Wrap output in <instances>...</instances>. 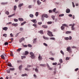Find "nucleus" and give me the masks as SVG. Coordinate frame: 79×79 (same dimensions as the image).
I'll return each instance as SVG.
<instances>
[{
	"instance_id": "58",
	"label": "nucleus",
	"mask_w": 79,
	"mask_h": 79,
	"mask_svg": "<svg viewBox=\"0 0 79 79\" xmlns=\"http://www.w3.org/2000/svg\"><path fill=\"white\" fill-rule=\"evenodd\" d=\"M56 8L54 9L53 10V12H55V11H56Z\"/></svg>"
},
{
	"instance_id": "47",
	"label": "nucleus",
	"mask_w": 79,
	"mask_h": 79,
	"mask_svg": "<svg viewBox=\"0 0 79 79\" xmlns=\"http://www.w3.org/2000/svg\"><path fill=\"white\" fill-rule=\"evenodd\" d=\"M36 40H37L36 39H34L33 43H35V42H36Z\"/></svg>"
},
{
	"instance_id": "7",
	"label": "nucleus",
	"mask_w": 79,
	"mask_h": 79,
	"mask_svg": "<svg viewBox=\"0 0 79 79\" xmlns=\"http://www.w3.org/2000/svg\"><path fill=\"white\" fill-rule=\"evenodd\" d=\"M38 59L40 61L42 60V56H40V54H39L38 57Z\"/></svg>"
},
{
	"instance_id": "45",
	"label": "nucleus",
	"mask_w": 79,
	"mask_h": 79,
	"mask_svg": "<svg viewBox=\"0 0 79 79\" xmlns=\"http://www.w3.org/2000/svg\"><path fill=\"white\" fill-rule=\"evenodd\" d=\"M3 36L5 37H7V35L6 34H4L3 35Z\"/></svg>"
},
{
	"instance_id": "11",
	"label": "nucleus",
	"mask_w": 79,
	"mask_h": 79,
	"mask_svg": "<svg viewBox=\"0 0 79 79\" xmlns=\"http://www.w3.org/2000/svg\"><path fill=\"white\" fill-rule=\"evenodd\" d=\"M60 28H61V30H64V28H65V27L62 24V26Z\"/></svg>"
},
{
	"instance_id": "37",
	"label": "nucleus",
	"mask_w": 79,
	"mask_h": 79,
	"mask_svg": "<svg viewBox=\"0 0 79 79\" xmlns=\"http://www.w3.org/2000/svg\"><path fill=\"white\" fill-rule=\"evenodd\" d=\"M8 66H9V67H12V65L11 63L9 64H8Z\"/></svg>"
},
{
	"instance_id": "35",
	"label": "nucleus",
	"mask_w": 79,
	"mask_h": 79,
	"mask_svg": "<svg viewBox=\"0 0 79 79\" xmlns=\"http://www.w3.org/2000/svg\"><path fill=\"white\" fill-rule=\"evenodd\" d=\"M29 54V52L27 51H26L25 52V55H28Z\"/></svg>"
},
{
	"instance_id": "10",
	"label": "nucleus",
	"mask_w": 79,
	"mask_h": 79,
	"mask_svg": "<svg viewBox=\"0 0 79 79\" xmlns=\"http://www.w3.org/2000/svg\"><path fill=\"white\" fill-rule=\"evenodd\" d=\"M31 21H32V22H33V23H35V24H36V23H37V22L36 21V19H32L31 20Z\"/></svg>"
},
{
	"instance_id": "39",
	"label": "nucleus",
	"mask_w": 79,
	"mask_h": 79,
	"mask_svg": "<svg viewBox=\"0 0 79 79\" xmlns=\"http://www.w3.org/2000/svg\"><path fill=\"white\" fill-rule=\"evenodd\" d=\"M64 39L66 40H69V38L68 37H65Z\"/></svg>"
},
{
	"instance_id": "30",
	"label": "nucleus",
	"mask_w": 79,
	"mask_h": 79,
	"mask_svg": "<svg viewBox=\"0 0 79 79\" xmlns=\"http://www.w3.org/2000/svg\"><path fill=\"white\" fill-rule=\"evenodd\" d=\"M14 21H15V22H18V19H14Z\"/></svg>"
},
{
	"instance_id": "4",
	"label": "nucleus",
	"mask_w": 79,
	"mask_h": 79,
	"mask_svg": "<svg viewBox=\"0 0 79 79\" xmlns=\"http://www.w3.org/2000/svg\"><path fill=\"white\" fill-rule=\"evenodd\" d=\"M46 64H47L48 68L49 70H52V68L50 67V66L48 64V63H47Z\"/></svg>"
},
{
	"instance_id": "52",
	"label": "nucleus",
	"mask_w": 79,
	"mask_h": 79,
	"mask_svg": "<svg viewBox=\"0 0 79 79\" xmlns=\"http://www.w3.org/2000/svg\"><path fill=\"white\" fill-rule=\"evenodd\" d=\"M60 53H61V54H62V55H64V52H63V51L61 50L60 51Z\"/></svg>"
},
{
	"instance_id": "19",
	"label": "nucleus",
	"mask_w": 79,
	"mask_h": 79,
	"mask_svg": "<svg viewBox=\"0 0 79 79\" xmlns=\"http://www.w3.org/2000/svg\"><path fill=\"white\" fill-rule=\"evenodd\" d=\"M24 5V4L23 3H22V4H19V5H18L19 7H21L22 6H23Z\"/></svg>"
},
{
	"instance_id": "54",
	"label": "nucleus",
	"mask_w": 79,
	"mask_h": 79,
	"mask_svg": "<svg viewBox=\"0 0 79 79\" xmlns=\"http://www.w3.org/2000/svg\"><path fill=\"white\" fill-rule=\"evenodd\" d=\"M21 60H18L17 61V62L19 63H21Z\"/></svg>"
},
{
	"instance_id": "41",
	"label": "nucleus",
	"mask_w": 79,
	"mask_h": 79,
	"mask_svg": "<svg viewBox=\"0 0 79 79\" xmlns=\"http://www.w3.org/2000/svg\"><path fill=\"white\" fill-rule=\"evenodd\" d=\"M21 50H22V49L21 48H18L17 49V51L18 52H20V51H21Z\"/></svg>"
},
{
	"instance_id": "59",
	"label": "nucleus",
	"mask_w": 79,
	"mask_h": 79,
	"mask_svg": "<svg viewBox=\"0 0 79 79\" xmlns=\"http://www.w3.org/2000/svg\"><path fill=\"white\" fill-rule=\"evenodd\" d=\"M10 36L11 37H13V35L12 34V33L10 34Z\"/></svg>"
},
{
	"instance_id": "21",
	"label": "nucleus",
	"mask_w": 79,
	"mask_h": 79,
	"mask_svg": "<svg viewBox=\"0 0 79 79\" xmlns=\"http://www.w3.org/2000/svg\"><path fill=\"white\" fill-rule=\"evenodd\" d=\"M15 15V14H13L12 15H9L8 17V18H10V17H12V16H14Z\"/></svg>"
},
{
	"instance_id": "13",
	"label": "nucleus",
	"mask_w": 79,
	"mask_h": 79,
	"mask_svg": "<svg viewBox=\"0 0 79 79\" xmlns=\"http://www.w3.org/2000/svg\"><path fill=\"white\" fill-rule=\"evenodd\" d=\"M22 68H23V65H20L19 68V70L21 71V69H22Z\"/></svg>"
},
{
	"instance_id": "61",
	"label": "nucleus",
	"mask_w": 79,
	"mask_h": 79,
	"mask_svg": "<svg viewBox=\"0 0 79 79\" xmlns=\"http://www.w3.org/2000/svg\"><path fill=\"white\" fill-rule=\"evenodd\" d=\"M25 69L26 71H29V69H28V68H25Z\"/></svg>"
},
{
	"instance_id": "31",
	"label": "nucleus",
	"mask_w": 79,
	"mask_h": 79,
	"mask_svg": "<svg viewBox=\"0 0 79 79\" xmlns=\"http://www.w3.org/2000/svg\"><path fill=\"white\" fill-rule=\"evenodd\" d=\"M52 18L53 19V20H55V17L54 15H52L51 16Z\"/></svg>"
},
{
	"instance_id": "36",
	"label": "nucleus",
	"mask_w": 79,
	"mask_h": 79,
	"mask_svg": "<svg viewBox=\"0 0 79 79\" xmlns=\"http://www.w3.org/2000/svg\"><path fill=\"white\" fill-rule=\"evenodd\" d=\"M44 16L45 18H48V15H47V14L44 15Z\"/></svg>"
},
{
	"instance_id": "62",
	"label": "nucleus",
	"mask_w": 79,
	"mask_h": 79,
	"mask_svg": "<svg viewBox=\"0 0 79 79\" xmlns=\"http://www.w3.org/2000/svg\"><path fill=\"white\" fill-rule=\"evenodd\" d=\"M32 26H34L35 27H37V25H36V24H33Z\"/></svg>"
},
{
	"instance_id": "43",
	"label": "nucleus",
	"mask_w": 79,
	"mask_h": 79,
	"mask_svg": "<svg viewBox=\"0 0 79 79\" xmlns=\"http://www.w3.org/2000/svg\"><path fill=\"white\" fill-rule=\"evenodd\" d=\"M35 16H38V15H39V13L38 12H36L35 14Z\"/></svg>"
},
{
	"instance_id": "18",
	"label": "nucleus",
	"mask_w": 79,
	"mask_h": 79,
	"mask_svg": "<svg viewBox=\"0 0 79 79\" xmlns=\"http://www.w3.org/2000/svg\"><path fill=\"white\" fill-rule=\"evenodd\" d=\"M1 5H6L8 4V2H2L1 3Z\"/></svg>"
},
{
	"instance_id": "55",
	"label": "nucleus",
	"mask_w": 79,
	"mask_h": 79,
	"mask_svg": "<svg viewBox=\"0 0 79 79\" xmlns=\"http://www.w3.org/2000/svg\"><path fill=\"white\" fill-rule=\"evenodd\" d=\"M19 42L20 43L22 42H23V40H22V39L21 38L19 39Z\"/></svg>"
},
{
	"instance_id": "33",
	"label": "nucleus",
	"mask_w": 79,
	"mask_h": 79,
	"mask_svg": "<svg viewBox=\"0 0 79 79\" xmlns=\"http://www.w3.org/2000/svg\"><path fill=\"white\" fill-rule=\"evenodd\" d=\"M5 14H6V15H9V12H8V11H6L5 12Z\"/></svg>"
},
{
	"instance_id": "23",
	"label": "nucleus",
	"mask_w": 79,
	"mask_h": 79,
	"mask_svg": "<svg viewBox=\"0 0 79 79\" xmlns=\"http://www.w3.org/2000/svg\"><path fill=\"white\" fill-rule=\"evenodd\" d=\"M1 57L2 58V59H3V60H5V56H4V55H2L1 56Z\"/></svg>"
},
{
	"instance_id": "46",
	"label": "nucleus",
	"mask_w": 79,
	"mask_h": 79,
	"mask_svg": "<svg viewBox=\"0 0 79 79\" xmlns=\"http://www.w3.org/2000/svg\"><path fill=\"white\" fill-rule=\"evenodd\" d=\"M43 44L44 45V46H45L46 47H47V46H48V45H47V44L45 43H43Z\"/></svg>"
},
{
	"instance_id": "27",
	"label": "nucleus",
	"mask_w": 79,
	"mask_h": 79,
	"mask_svg": "<svg viewBox=\"0 0 79 79\" xmlns=\"http://www.w3.org/2000/svg\"><path fill=\"white\" fill-rule=\"evenodd\" d=\"M63 26L65 27H68V26L67 25V24H63Z\"/></svg>"
},
{
	"instance_id": "14",
	"label": "nucleus",
	"mask_w": 79,
	"mask_h": 79,
	"mask_svg": "<svg viewBox=\"0 0 79 79\" xmlns=\"http://www.w3.org/2000/svg\"><path fill=\"white\" fill-rule=\"evenodd\" d=\"M9 69H10V71H15V69L14 68H10Z\"/></svg>"
},
{
	"instance_id": "24",
	"label": "nucleus",
	"mask_w": 79,
	"mask_h": 79,
	"mask_svg": "<svg viewBox=\"0 0 79 79\" xmlns=\"http://www.w3.org/2000/svg\"><path fill=\"white\" fill-rule=\"evenodd\" d=\"M16 8H17V7H16V6H14V10L15 11L16 10Z\"/></svg>"
},
{
	"instance_id": "25",
	"label": "nucleus",
	"mask_w": 79,
	"mask_h": 79,
	"mask_svg": "<svg viewBox=\"0 0 79 79\" xmlns=\"http://www.w3.org/2000/svg\"><path fill=\"white\" fill-rule=\"evenodd\" d=\"M39 33L41 34H43V31L42 30H40L39 31Z\"/></svg>"
},
{
	"instance_id": "6",
	"label": "nucleus",
	"mask_w": 79,
	"mask_h": 79,
	"mask_svg": "<svg viewBox=\"0 0 79 79\" xmlns=\"http://www.w3.org/2000/svg\"><path fill=\"white\" fill-rule=\"evenodd\" d=\"M8 29V28L7 27H5L2 28L3 30H4V31H6Z\"/></svg>"
},
{
	"instance_id": "32",
	"label": "nucleus",
	"mask_w": 79,
	"mask_h": 79,
	"mask_svg": "<svg viewBox=\"0 0 79 79\" xmlns=\"http://www.w3.org/2000/svg\"><path fill=\"white\" fill-rule=\"evenodd\" d=\"M52 23V22L50 21L47 22L48 24H51Z\"/></svg>"
},
{
	"instance_id": "38",
	"label": "nucleus",
	"mask_w": 79,
	"mask_h": 79,
	"mask_svg": "<svg viewBox=\"0 0 79 79\" xmlns=\"http://www.w3.org/2000/svg\"><path fill=\"white\" fill-rule=\"evenodd\" d=\"M64 14H63L59 15V16L60 17H61L62 16H64Z\"/></svg>"
},
{
	"instance_id": "1",
	"label": "nucleus",
	"mask_w": 79,
	"mask_h": 79,
	"mask_svg": "<svg viewBox=\"0 0 79 79\" xmlns=\"http://www.w3.org/2000/svg\"><path fill=\"white\" fill-rule=\"evenodd\" d=\"M29 54L30 55V57H31V58H32V59H34V58H35V56L33 52H31L29 53Z\"/></svg>"
},
{
	"instance_id": "49",
	"label": "nucleus",
	"mask_w": 79,
	"mask_h": 79,
	"mask_svg": "<svg viewBox=\"0 0 79 79\" xmlns=\"http://www.w3.org/2000/svg\"><path fill=\"white\" fill-rule=\"evenodd\" d=\"M52 64L53 65H56V64H57V63L56 62L53 63H52Z\"/></svg>"
},
{
	"instance_id": "26",
	"label": "nucleus",
	"mask_w": 79,
	"mask_h": 79,
	"mask_svg": "<svg viewBox=\"0 0 79 79\" xmlns=\"http://www.w3.org/2000/svg\"><path fill=\"white\" fill-rule=\"evenodd\" d=\"M6 72H7V73H10V70L9 69H7L6 70Z\"/></svg>"
},
{
	"instance_id": "51",
	"label": "nucleus",
	"mask_w": 79,
	"mask_h": 79,
	"mask_svg": "<svg viewBox=\"0 0 79 79\" xmlns=\"http://www.w3.org/2000/svg\"><path fill=\"white\" fill-rule=\"evenodd\" d=\"M50 39L51 40H55V38L53 37H51L50 38Z\"/></svg>"
},
{
	"instance_id": "53",
	"label": "nucleus",
	"mask_w": 79,
	"mask_h": 79,
	"mask_svg": "<svg viewBox=\"0 0 79 79\" xmlns=\"http://www.w3.org/2000/svg\"><path fill=\"white\" fill-rule=\"evenodd\" d=\"M19 30L20 31H23V28L22 27L20 28Z\"/></svg>"
},
{
	"instance_id": "9",
	"label": "nucleus",
	"mask_w": 79,
	"mask_h": 79,
	"mask_svg": "<svg viewBox=\"0 0 79 79\" xmlns=\"http://www.w3.org/2000/svg\"><path fill=\"white\" fill-rule=\"evenodd\" d=\"M66 12L67 13H70V9H67L66 10Z\"/></svg>"
},
{
	"instance_id": "22",
	"label": "nucleus",
	"mask_w": 79,
	"mask_h": 79,
	"mask_svg": "<svg viewBox=\"0 0 79 79\" xmlns=\"http://www.w3.org/2000/svg\"><path fill=\"white\" fill-rule=\"evenodd\" d=\"M40 66H43V67H45L46 66L45 64H40Z\"/></svg>"
},
{
	"instance_id": "44",
	"label": "nucleus",
	"mask_w": 79,
	"mask_h": 79,
	"mask_svg": "<svg viewBox=\"0 0 79 79\" xmlns=\"http://www.w3.org/2000/svg\"><path fill=\"white\" fill-rule=\"evenodd\" d=\"M49 12L50 13H53V10H49Z\"/></svg>"
},
{
	"instance_id": "63",
	"label": "nucleus",
	"mask_w": 79,
	"mask_h": 79,
	"mask_svg": "<svg viewBox=\"0 0 79 79\" xmlns=\"http://www.w3.org/2000/svg\"><path fill=\"white\" fill-rule=\"evenodd\" d=\"M69 40H71L72 39V37L71 36H69Z\"/></svg>"
},
{
	"instance_id": "48",
	"label": "nucleus",
	"mask_w": 79,
	"mask_h": 79,
	"mask_svg": "<svg viewBox=\"0 0 79 79\" xmlns=\"http://www.w3.org/2000/svg\"><path fill=\"white\" fill-rule=\"evenodd\" d=\"M42 24V23L41 22H39L38 23V24H39V25H41Z\"/></svg>"
},
{
	"instance_id": "42",
	"label": "nucleus",
	"mask_w": 79,
	"mask_h": 79,
	"mask_svg": "<svg viewBox=\"0 0 79 79\" xmlns=\"http://www.w3.org/2000/svg\"><path fill=\"white\" fill-rule=\"evenodd\" d=\"M35 71L37 73L38 71H39V70H38V69H37V68H36L35 69Z\"/></svg>"
},
{
	"instance_id": "17",
	"label": "nucleus",
	"mask_w": 79,
	"mask_h": 79,
	"mask_svg": "<svg viewBox=\"0 0 79 79\" xmlns=\"http://www.w3.org/2000/svg\"><path fill=\"white\" fill-rule=\"evenodd\" d=\"M65 33L66 34H71V31H67L65 32Z\"/></svg>"
},
{
	"instance_id": "34",
	"label": "nucleus",
	"mask_w": 79,
	"mask_h": 79,
	"mask_svg": "<svg viewBox=\"0 0 79 79\" xmlns=\"http://www.w3.org/2000/svg\"><path fill=\"white\" fill-rule=\"evenodd\" d=\"M49 60H52V61H53V60H54V58L53 57L49 58Z\"/></svg>"
},
{
	"instance_id": "29",
	"label": "nucleus",
	"mask_w": 79,
	"mask_h": 79,
	"mask_svg": "<svg viewBox=\"0 0 79 79\" xmlns=\"http://www.w3.org/2000/svg\"><path fill=\"white\" fill-rule=\"evenodd\" d=\"M29 16L31 18H34V15L32 14L30 15Z\"/></svg>"
},
{
	"instance_id": "16",
	"label": "nucleus",
	"mask_w": 79,
	"mask_h": 79,
	"mask_svg": "<svg viewBox=\"0 0 79 79\" xmlns=\"http://www.w3.org/2000/svg\"><path fill=\"white\" fill-rule=\"evenodd\" d=\"M42 2H40V1L39 0L37 1V3L38 5H40V4H41Z\"/></svg>"
},
{
	"instance_id": "2",
	"label": "nucleus",
	"mask_w": 79,
	"mask_h": 79,
	"mask_svg": "<svg viewBox=\"0 0 79 79\" xmlns=\"http://www.w3.org/2000/svg\"><path fill=\"white\" fill-rule=\"evenodd\" d=\"M47 34L50 37H53V35L52 34V32L49 31H48Z\"/></svg>"
},
{
	"instance_id": "64",
	"label": "nucleus",
	"mask_w": 79,
	"mask_h": 79,
	"mask_svg": "<svg viewBox=\"0 0 79 79\" xmlns=\"http://www.w3.org/2000/svg\"><path fill=\"white\" fill-rule=\"evenodd\" d=\"M23 47H27V45H23Z\"/></svg>"
},
{
	"instance_id": "15",
	"label": "nucleus",
	"mask_w": 79,
	"mask_h": 79,
	"mask_svg": "<svg viewBox=\"0 0 79 79\" xmlns=\"http://www.w3.org/2000/svg\"><path fill=\"white\" fill-rule=\"evenodd\" d=\"M42 27L44 28H47L48 27V26L47 25H43L42 26Z\"/></svg>"
},
{
	"instance_id": "56",
	"label": "nucleus",
	"mask_w": 79,
	"mask_h": 79,
	"mask_svg": "<svg viewBox=\"0 0 79 79\" xmlns=\"http://www.w3.org/2000/svg\"><path fill=\"white\" fill-rule=\"evenodd\" d=\"M8 44V42H6L5 43L4 45H7Z\"/></svg>"
},
{
	"instance_id": "5",
	"label": "nucleus",
	"mask_w": 79,
	"mask_h": 79,
	"mask_svg": "<svg viewBox=\"0 0 79 79\" xmlns=\"http://www.w3.org/2000/svg\"><path fill=\"white\" fill-rule=\"evenodd\" d=\"M75 25V24L73 23L72 26L71 27V28L72 31L74 30L75 29V28L74 27V26Z\"/></svg>"
},
{
	"instance_id": "57",
	"label": "nucleus",
	"mask_w": 79,
	"mask_h": 79,
	"mask_svg": "<svg viewBox=\"0 0 79 79\" xmlns=\"http://www.w3.org/2000/svg\"><path fill=\"white\" fill-rule=\"evenodd\" d=\"M12 23L11 22H10L7 23L6 25H8L9 24H12Z\"/></svg>"
},
{
	"instance_id": "40",
	"label": "nucleus",
	"mask_w": 79,
	"mask_h": 79,
	"mask_svg": "<svg viewBox=\"0 0 79 79\" xmlns=\"http://www.w3.org/2000/svg\"><path fill=\"white\" fill-rule=\"evenodd\" d=\"M59 62H60V63H63V60H62V59H60V60H59Z\"/></svg>"
},
{
	"instance_id": "8",
	"label": "nucleus",
	"mask_w": 79,
	"mask_h": 79,
	"mask_svg": "<svg viewBox=\"0 0 79 79\" xmlns=\"http://www.w3.org/2000/svg\"><path fill=\"white\" fill-rule=\"evenodd\" d=\"M12 25L15 26V27H17L18 25V23H12Z\"/></svg>"
},
{
	"instance_id": "3",
	"label": "nucleus",
	"mask_w": 79,
	"mask_h": 79,
	"mask_svg": "<svg viewBox=\"0 0 79 79\" xmlns=\"http://www.w3.org/2000/svg\"><path fill=\"white\" fill-rule=\"evenodd\" d=\"M67 50L68 52H72V51H71V47H68L67 48Z\"/></svg>"
},
{
	"instance_id": "28",
	"label": "nucleus",
	"mask_w": 79,
	"mask_h": 79,
	"mask_svg": "<svg viewBox=\"0 0 79 79\" xmlns=\"http://www.w3.org/2000/svg\"><path fill=\"white\" fill-rule=\"evenodd\" d=\"M26 22H24L22 23H21V26H23V25L25 24H26Z\"/></svg>"
},
{
	"instance_id": "60",
	"label": "nucleus",
	"mask_w": 79,
	"mask_h": 79,
	"mask_svg": "<svg viewBox=\"0 0 79 79\" xmlns=\"http://www.w3.org/2000/svg\"><path fill=\"white\" fill-rule=\"evenodd\" d=\"M28 47H31L32 46H31V45L29 44L28 45Z\"/></svg>"
},
{
	"instance_id": "20",
	"label": "nucleus",
	"mask_w": 79,
	"mask_h": 79,
	"mask_svg": "<svg viewBox=\"0 0 79 79\" xmlns=\"http://www.w3.org/2000/svg\"><path fill=\"white\" fill-rule=\"evenodd\" d=\"M19 21H23V19L22 18H19Z\"/></svg>"
},
{
	"instance_id": "12",
	"label": "nucleus",
	"mask_w": 79,
	"mask_h": 79,
	"mask_svg": "<svg viewBox=\"0 0 79 79\" xmlns=\"http://www.w3.org/2000/svg\"><path fill=\"white\" fill-rule=\"evenodd\" d=\"M43 39H45V40H48V39H49V38H48L44 36H43Z\"/></svg>"
},
{
	"instance_id": "50",
	"label": "nucleus",
	"mask_w": 79,
	"mask_h": 79,
	"mask_svg": "<svg viewBox=\"0 0 79 79\" xmlns=\"http://www.w3.org/2000/svg\"><path fill=\"white\" fill-rule=\"evenodd\" d=\"M65 60L66 61H67V60H69V58L67 57L66 58Z\"/></svg>"
}]
</instances>
